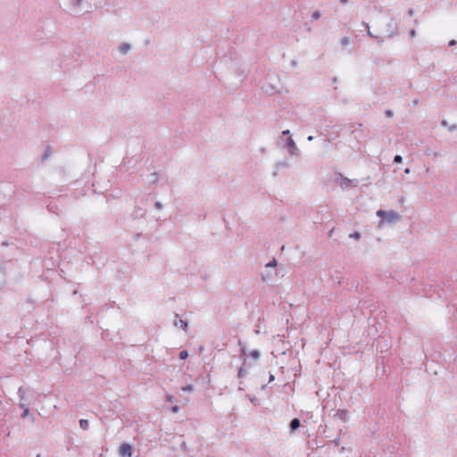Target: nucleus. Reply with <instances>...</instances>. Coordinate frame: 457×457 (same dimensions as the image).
I'll return each mask as SVG.
<instances>
[{
    "label": "nucleus",
    "mask_w": 457,
    "mask_h": 457,
    "mask_svg": "<svg viewBox=\"0 0 457 457\" xmlns=\"http://www.w3.org/2000/svg\"><path fill=\"white\" fill-rule=\"evenodd\" d=\"M119 453L122 457H130L132 455V447L129 444H122L120 446Z\"/></svg>",
    "instance_id": "3"
},
{
    "label": "nucleus",
    "mask_w": 457,
    "mask_h": 457,
    "mask_svg": "<svg viewBox=\"0 0 457 457\" xmlns=\"http://www.w3.org/2000/svg\"><path fill=\"white\" fill-rule=\"evenodd\" d=\"M287 146L290 152L291 155L296 156L298 154V148L296 146L295 142L292 137H288L287 140Z\"/></svg>",
    "instance_id": "4"
},
{
    "label": "nucleus",
    "mask_w": 457,
    "mask_h": 457,
    "mask_svg": "<svg viewBox=\"0 0 457 457\" xmlns=\"http://www.w3.org/2000/svg\"><path fill=\"white\" fill-rule=\"evenodd\" d=\"M392 114H393V113H392V112H391V111H387V112H386V115H387L388 117H391V116H392Z\"/></svg>",
    "instance_id": "28"
},
{
    "label": "nucleus",
    "mask_w": 457,
    "mask_h": 457,
    "mask_svg": "<svg viewBox=\"0 0 457 457\" xmlns=\"http://www.w3.org/2000/svg\"><path fill=\"white\" fill-rule=\"evenodd\" d=\"M340 2H341L342 4H346V3L348 2V0H340Z\"/></svg>",
    "instance_id": "30"
},
{
    "label": "nucleus",
    "mask_w": 457,
    "mask_h": 457,
    "mask_svg": "<svg viewBox=\"0 0 457 457\" xmlns=\"http://www.w3.org/2000/svg\"><path fill=\"white\" fill-rule=\"evenodd\" d=\"M187 357H188V353H187V351L183 350V351H181V352L179 353V358H180L181 360H185V359H187Z\"/></svg>",
    "instance_id": "12"
},
{
    "label": "nucleus",
    "mask_w": 457,
    "mask_h": 457,
    "mask_svg": "<svg viewBox=\"0 0 457 457\" xmlns=\"http://www.w3.org/2000/svg\"><path fill=\"white\" fill-rule=\"evenodd\" d=\"M410 172H411V170H410L409 168H406V169L404 170V173H405V174H409Z\"/></svg>",
    "instance_id": "26"
},
{
    "label": "nucleus",
    "mask_w": 457,
    "mask_h": 457,
    "mask_svg": "<svg viewBox=\"0 0 457 457\" xmlns=\"http://www.w3.org/2000/svg\"><path fill=\"white\" fill-rule=\"evenodd\" d=\"M363 26H364V28H366V29H370V27H369V24H368V23L363 22Z\"/></svg>",
    "instance_id": "27"
},
{
    "label": "nucleus",
    "mask_w": 457,
    "mask_h": 457,
    "mask_svg": "<svg viewBox=\"0 0 457 457\" xmlns=\"http://www.w3.org/2000/svg\"><path fill=\"white\" fill-rule=\"evenodd\" d=\"M415 35H416L415 30H414V29H411V30L410 31V36H411V37H414Z\"/></svg>",
    "instance_id": "21"
},
{
    "label": "nucleus",
    "mask_w": 457,
    "mask_h": 457,
    "mask_svg": "<svg viewBox=\"0 0 457 457\" xmlns=\"http://www.w3.org/2000/svg\"><path fill=\"white\" fill-rule=\"evenodd\" d=\"M250 354L254 359H258L260 357V353L257 350L252 351Z\"/></svg>",
    "instance_id": "14"
},
{
    "label": "nucleus",
    "mask_w": 457,
    "mask_h": 457,
    "mask_svg": "<svg viewBox=\"0 0 457 457\" xmlns=\"http://www.w3.org/2000/svg\"><path fill=\"white\" fill-rule=\"evenodd\" d=\"M274 379H275V376L273 374H270V378H269V382L270 383V382L274 381Z\"/></svg>",
    "instance_id": "19"
},
{
    "label": "nucleus",
    "mask_w": 457,
    "mask_h": 457,
    "mask_svg": "<svg viewBox=\"0 0 457 457\" xmlns=\"http://www.w3.org/2000/svg\"><path fill=\"white\" fill-rule=\"evenodd\" d=\"M166 400H167L168 402H170V403H171V402L173 401V397H172L171 395H168V396L166 397Z\"/></svg>",
    "instance_id": "20"
},
{
    "label": "nucleus",
    "mask_w": 457,
    "mask_h": 457,
    "mask_svg": "<svg viewBox=\"0 0 457 457\" xmlns=\"http://www.w3.org/2000/svg\"><path fill=\"white\" fill-rule=\"evenodd\" d=\"M336 182L342 188L355 187L359 184L357 179H350L348 178L344 177L341 173H338L337 175Z\"/></svg>",
    "instance_id": "2"
},
{
    "label": "nucleus",
    "mask_w": 457,
    "mask_h": 457,
    "mask_svg": "<svg viewBox=\"0 0 457 457\" xmlns=\"http://www.w3.org/2000/svg\"><path fill=\"white\" fill-rule=\"evenodd\" d=\"M246 373V370L241 367L238 370V378H243Z\"/></svg>",
    "instance_id": "16"
},
{
    "label": "nucleus",
    "mask_w": 457,
    "mask_h": 457,
    "mask_svg": "<svg viewBox=\"0 0 457 457\" xmlns=\"http://www.w3.org/2000/svg\"><path fill=\"white\" fill-rule=\"evenodd\" d=\"M183 390H192V386H188L187 387H183Z\"/></svg>",
    "instance_id": "25"
},
{
    "label": "nucleus",
    "mask_w": 457,
    "mask_h": 457,
    "mask_svg": "<svg viewBox=\"0 0 457 457\" xmlns=\"http://www.w3.org/2000/svg\"><path fill=\"white\" fill-rule=\"evenodd\" d=\"M129 49V45L128 44H123L120 46V51L123 54L127 53Z\"/></svg>",
    "instance_id": "10"
},
{
    "label": "nucleus",
    "mask_w": 457,
    "mask_h": 457,
    "mask_svg": "<svg viewBox=\"0 0 457 457\" xmlns=\"http://www.w3.org/2000/svg\"><path fill=\"white\" fill-rule=\"evenodd\" d=\"M277 266L276 259H272L270 262L266 264V268H275Z\"/></svg>",
    "instance_id": "11"
},
{
    "label": "nucleus",
    "mask_w": 457,
    "mask_h": 457,
    "mask_svg": "<svg viewBox=\"0 0 457 457\" xmlns=\"http://www.w3.org/2000/svg\"><path fill=\"white\" fill-rule=\"evenodd\" d=\"M377 216L381 220H379V227L384 226L385 224H394L401 220V215L393 210L384 211L378 210L376 212Z\"/></svg>",
    "instance_id": "1"
},
{
    "label": "nucleus",
    "mask_w": 457,
    "mask_h": 457,
    "mask_svg": "<svg viewBox=\"0 0 457 457\" xmlns=\"http://www.w3.org/2000/svg\"><path fill=\"white\" fill-rule=\"evenodd\" d=\"M283 135H289L290 134V130L289 129H287V130H284L282 132Z\"/></svg>",
    "instance_id": "23"
},
{
    "label": "nucleus",
    "mask_w": 457,
    "mask_h": 457,
    "mask_svg": "<svg viewBox=\"0 0 457 457\" xmlns=\"http://www.w3.org/2000/svg\"><path fill=\"white\" fill-rule=\"evenodd\" d=\"M300 425H301V422H300L299 419L292 420L291 422H290V430H291V432H294L296 429H298Z\"/></svg>",
    "instance_id": "5"
},
{
    "label": "nucleus",
    "mask_w": 457,
    "mask_h": 457,
    "mask_svg": "<svg viewBox=\"0 0 457 457\" xmlns=\"http://www.w3.org/2000/svg\"><path fill=\"white\" fill-rule=\"evenodd\" d=\"M262 280L266 281L267 278L265 276H262Z\"/></svg>",
    "instance_id": "32"
},
{
    "label": "nucleus",
    "mask_w": 457,
    "mask_h": 457,
    "mask_svg": "<svg viewBox=\"0 0 457 457\" xmlns=\"http://www.w3.org/2000/svg\"><path fill=\"white\" fill-rule=\"evenodd\" d=\"M394 162L395 163H401L403 162V157L401 155H395L394 158Z\"/></svg>",
    "instance_id": "17"
},
{
    "label": "nucleus",
    "mask_w": 457,
    "mask_h": 457,
    "mask_svg": "<svg viewBox=\"0 0 457 457\" xmlns=\"http://www.w3.org/2000/svg\"><path fill=\"white\" fill-rule=\"evenodd\" d=\"M426 172H427V173H428V172H429V168H427V169H426Z\"/></svg>",
    "instance_id": "33"
},
{
    "label": "nucleus",
    "mask_w": 457,
    "mask_h": 457,
    "mask_svg": "<svg viewBox=\"0 0 457 457\" xmlns=\"http://www.w3.org/2000/svg\"><path fill=\"white\" fill-rule=\"evenodd\" d=\"M179 406H177V405H175V406H173V407L171 408V411H172V412H178V411H179Z\"/></svg>",
    "instance_id": "18"
},
{
    "label": "nucleus",
    "mask_w": 457,
    "mask_h": 457,
    "mask_svg": "<svg viewBox=\"0 0 457 457\" xmlns=\"http://www.w3.org/2000/svg\"><path fill=\"white\" fill-rule=\"evenodd\" d=\"M455 44H456V41H455L454 39H453V40H451V41L449 42V46H454Z\"/></svg>",
    "instance_id": "22"
},
{
    "label": "nucleus",
    "mask_w": 457,
    "mask_h": 457,
    "mask_svg": "<svg viewBox=\"0 0 457 457\" xmlns=\"http://www.w3.org/2000/svg\"><path fill=\"white\" fill-rule=\"evenodd\" d=\"M350 42H351V41H350L349 37H343V38L341 39V44H342V46H348V45L350 44Z\"/></svg>",
    "instance_id": "13"
},
{
    "label": "nucleus",
    "mask_w": 457,
    "mask_h": 457,
    "mask_svg": "<svg viewBox=\"0 0 457 457\" xmlns=\"http://www.w3.org/2000/svg\"><path fill=\"white\" fill-rule=\"evenodd\" d=\"M320 12L319 11H315L312 14V18L313 20H318V19H320Z\"/></svg>",
    "instance_id": "15"
},
{
    "label": "nucleus",
    "mask_w": 457,
    "mask_h": 457,
    "mask_svg": "<svg viewBox=\"0 0 457 457\" xmlns=\"http://www.w3.org/2000/svg\"><path fill=\"white\" fill-rule=\"evenodd\" d=\"M336 416L343 421H346L347 420V411L345 410H338L336 413Z\"/></svg>",
    "instance_id": "6"
},
{
    "label": "nucleus",
    "mask_w": 457,
    "mask_h": 457,
    "mask_svg": "<svg viewBox=\"0 0 457 457\" xmlns=\"http://www.w3.org/2000/svg\"><path fill=\"white\" fill-rule=\"evenodd\" d=\"M349 237L354 240H359L361 238V233L358 231H354L349 235Z\"/></svg>",
    "instance_id": "9"
},
{
    "label": "nucleus",
    "mask_w": 457,
    "mask_h": 457,
    "mask_svg": "<svg viewBox=\"0 0 457 457\" xmlns=\"http://www.w3.org/2000/svg\"><path fill=\"white\" fill-rule=\"evenodd\" d=\"M307 139H308V141H312V140H313V137H312V136H309V137H307Z\"/></svg>",
    "instance_id": "29"
},
{
    "label": "nucleus",
    "mask_w": 457,
    "mask_h": 457,
    "mask_svg": "<svg viewBox=\"0 0 457 457\" xmlns=\"http://www.w3.org/2000/svg\"><path fill=\"white\" fill-rule=\"evenodd\" d=\"M174 325H175L176 327H180V328H184V329H186V328H187V322H185V321H184L183 320H181V319H176V320H174Z\"/></svg>",
    "instance_id": "7"
},
{
    "label": "nucleus",
    "mask_w": 457,
    "mask_h": 457,
    "mask_svg": "<svg viewBox=\"0 0 457 457\" xmlns=\"http://www.w3.org/2000/svg\"><path fill=\"white\" fill-rule=\"evenodd\" d=\"M368 35L370 37H375V36L373 35V33L370 29H368Z\"/></svg>",
    "instance_id": "24"
},
{
    "label": "nucleus",
    "mask_w": 457,
    "mask_h": 457,
    "mask_svg": "<svg viewBox=\"0 0 457 457\" xmlns=\"http://www.w3.org/2000/svg\"><path fill=\"white\" fill-rule=\"evenodd\" d=\"M413 12H413V10H411H411H409V14H410V15H412V14H413Z\"/></svg>",
    "instance_id": "31"
},
{
    "label": "nucleus",
    "mask_w": 457,
    "mask_h": 457,
    "mask_svg": "<svg viewBox=\"0 0 457 457\" xmlns=\"http://www.w3.org/2000/svg\"><path fill=\"white\" fill-rule=\"evenodd\" d=\"M79 425L82 429H87L89 423L87 420H80Z\"/></svg>",
    "instance_id": "8"
}]
</instances>
